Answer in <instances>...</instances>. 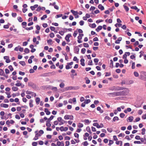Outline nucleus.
Masks as SVG:
<instances>
[{
    "instance_id": "obj_12",
    "label": "nucleus",
    "mask_w": 146,
    "mask_h": 146,
    "mask_svg": "<svg viewBox=\"0 0 146 146\" xmlns=\"http://www.w3.org/2000/svg\"><path fill=\"white\" fill-rule=\"evenodd\" d=\"M0 106L5 108H7L8 107V105L6 104H1L0 105Z\"/></svg>"
},
{
    "instance_id": "obj_30",
    "label": "nucleus",
    "mask_w": 146,
    "mask_h": 146,
    "mask_svg": "<svg viewBox=\"0 0 146 146\" xmlns=\"http://www.w3.org/2000/svg\"><path fill=\"white\" fill-rule=\"evenodd\" d=\"M17 19L18 21L20 22H21L23 21V20L22 18L20 17H18L17 18Z\"/></svg>"
},
{
    "instance_id": "obj_54",
    "label": "nucleus",
    "mask_w": 146,
    "mask_h": 146,
    "mask_svg": "<svg viewBox=\"0 0 146 146\" xmlns=\"http://www.w3.org/2000/svg\"><path fill=\"white\" fill-rule=\"evenodd\" d=\"M131 67L132 69H134L135 68V63L134 62L132 63Z\"/></svg>"
},
{
    "instance_id": "obj_57",
    "label": "nucleus",
    "mask_w": 146,
    "mask_h": 146,
    "mask_svg": "<svg viewBox=\"0 0 146 146\" xmlns=\"http://www.w3.org/2000/svg\"><path fill=\"white\" fill-rule=\"evenodd\" d=\"M83 144L84 146H87L88 144L87 141H85L83 143Z\"/></svg>"
},
{
    "instance_id": "obj_61",
    "label": "nucleus",
    "mask_w": 146,
    "mask_h": 146,
    "mask_svg": "<svg viewBox=\"0 0 146 146\" xmlns=\"http://www.w3.org/2000/svg\"><path fill=\"white\" fill-rule=\"evenodd\" d=\"M66 50L67 52H69L70 50V47L68 46H67L66 48Z\"/></svg>"
},
{
    "instance_id": "obj_51",
    "label": "nucleus",
    "mask_w": 146,
    "mask_h": 146,
    "mask_svg": "<svg viewBox=\"0 0 146 146\" xmlns=\"http://www.w3.org/2000/svg\"><path fill=\"white\" fill-rule=\"evenodd\" d=\"M88 65H93L92 64V60H90L88 62Z\"/></svg>"
},
{
    "instance_id": "obj_46",
    "label": "nucleus",
    "mask_w": 146,
    "mask_h": 146,
    "mask_svg": "<svg viewBox=\"0 0 146 146\" xmlns=\"http://www.w3.org/2000/svg\"><path fill=\"white\" fill-rule=\"evenodd\" d=\"M83 45L84 47L86 48H88L89 46V45L87 43H84Z\"/></svg>"
},
{
    "instance_id": "obj_26",
    "label": "nucleus",
    "mask_w": 146,
    "mask_h": 146,
    "mask_svg": "<svg viewBox=\"0 0 146 146\" xmlns=\"http://www.w3.org/2000/svg\"><path fill=\"white\" fill-rule=\"evenodd\" d=\"M12 90L13 91H16L18 90V88L17 87L13 86L12 87Z\"/></svg>"
},
{
    "instance_id": "obj_18",
    "label": "nucleus",
    "mask_w": 146,
    "mask_h": 146,
    "mask_svg": "<svg viewBox=\"0 0 146 146\" xmlns=\"http://www.w3.org/2000/svg\"><path fill=\"white\" fill-rule=\"evenodd\" d=\"M46 125L47 127H50L51 126V124L50 123V121L48 120L46 121Z\"/></svg>"
},
{
    "instance_id": "obj_55",
    "label": "nucleus",
    "mask_w": 146,
    "mask_h": 146,
    "mask_svg": "<svg viewBox=\"0 0 146 146\" xmlns=\"http://www.w3.org/2000/svg\"><path fill=\"white\" fill-rule=\"evenodd\" d=\"M84 22L83 21H81L80 22V25L81 26H82L84 25Z\"/></svg>"
},
{
    "instance_id": "obj_56",
    "label": "nucleus",
    "mask_w": 146,
    "mask_h": 146,
    "mask_svg": "<svg viewBox=\"0 0 146 146\" xmlns=\"http://www.w3.org/2000/svg\"><path fill=\"white\" fill-rule=\"evenodd\" d=\"M62 15H63L62 14H59L56 15L55 17L56 18H58L59 17H62Z\"/></svg>"
},
{
    "instance_id": "obj_11",
    "label": "nucleus",
    "mask_w": 146,
    "mask_h": 146,
    "mask_svg": "<svg viewBox=\"0 0 146 146\" xmlns=\"http://www.w3.org/2000/svg\"><path fill=\"white\" fill-rule=\"evenodd\" d=\"M44 111L46 113L47 115H49L50 114V112L49 111L47 108L44 109Z\"/></svg>"
},
{
    "instance_id": "obj_44",
    "label": "nucleus",
    "mask_w": 146,
    "mask_h": 146,
    "mask_svg": "<svg viewBox=\"0 0 146 146\" xmlns=\"http://www.w3.org/2000/svg\"><path fill=\"white\" fill-rule=\"evenodd\" d=\"M134 75L136 77H137L139 76L138 73L137 72H134Z\"/></svg>"
},
{
    "instance_id": "obj_48",
    "label": "nucleus",
    "mask_w": 146,
    "mask_h": 146,
    "mask_svg": "<svg viewBox=\"0 0 146 146\" xmlns=\"http://www.w3.org/2000/svg\"><path fill=\"white\" fill-rule=\"evenodd\" d=\"M64 84L63 83H61L59 85L60 87L61 88H63L64 86Z\"/></svg>"
},
{
    "instance_id": "obj_47",
    "label": "nucleus",
    "mask_w": 146,
    "mask_h": 146,
    "mask_svg": "<svg viewBox=\"0 0 146 146\" xmlns=\"http://www.w3.org/2000/svg\"><path fill=\"white\" fill-rule=\"evenodd\" d=\"M83 126V124L79 123L78 124V127L79 128H82Z\"/></svg>"
},
{
    "instance_id": "obj_25",
    "label": "nucleus",
    "mask_w": 146,
    "mask_h": 146,
    "mask_svg": "<svg viewBox=\"0 0 146 146\" xmlns=\"http://www.w3.org/2000/svg\"><path fill=\"white\" fill-rule=\"evenodd\" d=\"M83 34H79V35L78 37V40H81L82 39V37L83 36Z\"/></svg>"
},
{
    "instance_id": "obj_6",
    "label": "nucleus",
    "mask_w": 146,
    "mask_h": 146,
    "mask_svg": "<svg viewBox=\"0 0 146 146\" xmlns=\"http://www.w3.org/2000/svg\"><path fill=\"white\" fill-rule=\"evenodd\" d=\"M123 89V87H121L119 86L115 87V91H118Z\"/></svg>"
},
{
    "instance_id": "obj_15",
    "label": "nucleus",
    "mask_w": 146,
    "mask_h": 146,
    "mask_svg": "<svg viewBox=\"0 0 146 146\" xmlns=\"http://www.w3.org/2000/svg\"><path fill=\"white\" fill-rule=\"evenodd\" d=\"M33 41L34 42H36V44H39V42L38 41H36V37H34L33 39Z\"/></svg>"
},
{
    "instance_id": "obj_7",
    "label": "nucleus",
    "mask_w": 146,
    "mask_h": 146,
    "mask_svg": "<svg viewBox=\"0 0 146 146\" xmlns=\"http://www.w3.org/2000/svg\"><path fill=\"white\" fill-rule=\"evenodd\" d=\"M98 8L101 11L103 10L104 9V7L101 4H99L98 6Z\"/></svg>"
},
{
    "instance_id": "obj_58",
    "label": "nucleus",
    "mask_w": 146,
    "mask_h": 146,
    "mask_svg": "<svg viewBox=\"0 0 146 146\" xmlns=\"http://www.w3.org/2000/svg\"><path fill=\"white\" fill-rule=\"evenodd\" d=\"M107 130L108 132L110 133L112 132L113 131L112 128H108L107 129Z\"/></svg>"
},
{
    "instance_id": "obj_41",
    "label": "nucleus",
    "mask_w": 146,
    "mask_h": 146,
    "mask_svg": "<svg viewBox=\"0 0 146 146\" xmlns=\"http://www.w3.org/2000/svg\"><path fill=\"white\" fill-rule=\"evenodd\" d=\"M47 17V16L46 15H43V16L41 18V20H43L44 19L46 18Z\"/></svg>"
},
{
    "instance_id": "obj_59",
    "label": "nucleus",
    "mask_w": 146,
    "mask_h": 146,
    "mask_svg": "<svg viewBox=\"0 0 146 146\" xmlns=\"http://www.w3.org/2000/svg\"><path fill=\"white\" fill-rule=\"evenodd\" d=\"M54 116L52 115H51L50 117L48 119V121H50L52 119H53L54 118Z\"/></svg>"
},
{
    "instance_id": "obj_32",
    "label": "nucleus",
    "mask_w": 146,
    "mask_h": 146,
    "mask_svg": "<svg viewBox=\"0 0 146 146\" xmlns=\"http://www.w3.org/2000/svg\"><path fill=\"white\" fill-rule=\"evenodd\" d=\"M98 61L99 59L98 58H95L94 59V62L95 63V64L96 65L98 64Z\"/></svg>"
},
{
    "instance_id": "obj_16",
    "label": "nucleus",
    "mask_w": 146,
    "mask_h": 146,
    "mask_svg": "<svg viewBox=\"0 0 146 146\" xmlns=\"http://www.w3.org/2000/svg\"><path fill=\"white\" fill-rule=\"evenodd\" d=\"M102 28V27L101 26H99L98 27V28H96V30L97 32H98L100 30H101Z\"/></svg>"
},
{
    "instance_id": "obj_34",
    "label": "nucleus",
    "mask_w": 146,
    "mask_h": 146,
    "mask_svg": "<svg viewBox=\"0 0 146 146\" xmlns=\"http://www.w3.org/2000/svg\"><path fill=\"white\" fill-rule=\"evenodd\" d=\"M110 66L112 68L113 67V61L112 60H110Z\"/></svg>"
},
{
    "instance_id": "obj_23",
    "label": "nucleus",
    "mask_w": 146,
    "mask_h": 146,
    "mask_svg": "<svg viewBox=\"0 0 146 146\" xmlns=\"http://www.w3.org/2000/svg\"><path fill=\"white\" fill-rule=\"evenodd\" d=\"M21 24H22V25L23 26V28H25L26 27L27 25V23L25 22H23Z\"/></svg>"
},
{
    "instance_id": "obj_14",
    "label": "nucleus",
    "mask_w": 146,
    "mask_h": 146,
    "mask_svg": "<svg viewBox=\"0 0 146 146\" xmlns=\"http://www.w3.org/2000/svg\"><path fill=\"white\" fill-rule=\"evenodd\" d=\"M97 110L98 111H99L100 113H102L104 112L103 110H102L100 107H98L97 108Z\"/></svg>"
},
{
    "instance_id": "obj_37",
    "label": "nucleus",
    "mask_w": 146,
    "mask_h": 146,
    "mask_svg": "<svg viewBox=\"0 0 146 146\" xmlns=\"http://www.w3.org/2000/svg\"><path fill=\"white\" fill-rule=\"evenodd\" d=\"M73 60L74 61H76L77 63L78 62V60L76 56H74L73 58Z\"/></svg>"
},
{
    "instance_id": "obj_8",
    "label": "nucleus",
    "mask_w": 146,
    "mask_h": 146,
    "mask_svg": "<svg viewBox=\"0 0 146 146\" xmlns=\"http://www.w3.org/2000/svg\"><path fill=\"white\" fill-rule=\"evenodd\" d=\"M84 58L81 59L80 60L81 62L80 64L82 66H84L85 65L84 62Z\"/></svg>"
},
{
    "instance_id": "obj_52",
    "label": "nucleus",
    "mask_w": 146,
    "mask_h": 146,
    "mask_svg": "<svg viewBox=\"0 0 146 146\" xmlns=\"http://www.w3.org/2000/svg\"><path fill=\"white\" fill-rule=\"evenodd\" d=\"M78 33L77 31H75L74 32V33L73 34V36L74 37H75L76 36V35L78 34Z\"/></svg>"
},
{
    "instance_id": "obj_13",
    "label": "nucleus",
    "mask_w": 146,
    "mask_h": 146,
    "mask_svg": "<svg viewBox=\"0 0 146 146\" xmlns=\"http://www.w3.org/2000/svg\"><path fill=\"white\" fill-rule=\"evenodd\" d=\"M73 87L72 86H67L65 88V90L67 91L68 90H71L73 89Z\"/></svg>"
},
{
    "instance_id": "obj_29",
    "label": "nucleus",
    "mask_w": 146,
    "mask_h": 146,
    "mask_svg": "<svg viewBox=\"0 0 146 146\" xmlns=\"http://www.w3.org/2000/svg\"><path fill=\"white\" fill-rule=\"evenodd\" d=\"M123 6L126 12H128L129 10V8L125 5H123Z\"/></svg>"
},
{
    "instance_id": "obj_40",
    "label": "nucleus",
    "mask_w": 146,
    "mask_h": 146,
    "mask_svg": "<svg viewBox=\"0 0 146 146\" xmlns=\"http://www.w3.org/2000/svg\"><path fill=\"white\" fill-rule=\"evenodd\" d=\"M29 50L27 48H26L25 49L24 52L26 53H28L29 52Z\"/></svg>"
},
{
    "instance_id": "obj_2",
    "label": "nucleus",
    "mask_w": 146,
    "mask_h": 146,
    "mask_svg": "<svg viewBox=\"0 0 146 146\" xmlns=\"http://www.w3.org/2000/svg\"><path fill=\"white\" fill-rule=\"evenodd\" d=\"M71 36V34H69L66 35L65 37V39L68 42H69L70 41L69 38Z\"/></svg>"
},
{
    "instance_id": "obj_17",
    "label": "nucleus",
    "mask_w": 146,
    "mask_h": 146,
    "mask_svg": "<svg viewBox=\"0 0 146 146\" xmlns=\"http://www.w3.org/2000/svg\"><path fill=\"white\" fill-rule=\"evenodd\" d=\"M47 42L48 44L50 45H51L53 43V42L52 40L51 39L47 40Z\"/></svg>"
},
{
    "instance_id": "obj_9",
    "label": "nucleus",
    "mask_w": 146,
    "mask_h": 146,
    "mask_svg": "<svg viewBox=\"0 0 146 146\" xmlns=\"http://www.w3.org/2000/svg\"><path fill=\"white\" fill-rule=\"evenodd\" d=\"M40 136V135L38 134V133L36 134L35 136L33 139V140H36L38 139V137Z\"/></svg>"
},
{
    "instance_id": "obj_4",
    "label": "nucleus",
    "mask_w": 146,
    "mask_h": 146,
    "mask_svg": "<svg viewBox=\"0 0 146 146\" xmlns=\"http://www.w3.org/2000/svg\"><path fill=\"white\" fill-rule=\"evenodd\" d=\"M38 6V5H35L33 6H31L30 7V8L32 11H33L35 10V8H37Z\"/></svg>"
},
{
    "instance_id": "obj_35",
    "label": "nucleus",
    "mask_w": 146,
    "mask_h": 146,
    "mask_svg": "<svg viewBox=\"0 0 146 146\" xmlns=\"http://www.w3.org/2000/svg\"><path fill=\"white\" fill-rule=\"evenodd\" d=\"M20 64H21L22 66H24L25 65V63L24 61H22L19 62Z\"/></svg>"
},
{
    "instance_id": "obj_20",
    "label": "nucleus",
    "mask_w": 146,
    "mask_h": 146,
    "mask_svg": "<svg viewBox=\"0 0 146 146\" xmlns=\"http://www.w3.org/2000/svg\"><path fill=\"white\" fill-rule=\"evenodd\" d=\"M131 111V109L130 108H128L127 109V110H124V112L125 113H127V112H130Z\"/></svg>"
},
{
    "instance_id": "obj_60",
    "label": "nucleus",
    "mask_w": 146,
    "mask_h": 146,
    "mask_svg": "<svg viewBox=\"0 0 146 146\" xmlns=\"http://www.w3.org/2000/svg\"><path fill=\"white\" fill-rule=\"evenodd\" d=\"M37 144V142H33L32 143V145L33 146H36Z\"/></svg>"
},
{
    "instance_id": "obj_24",
    "label": "nucleus",
    "mask_w": 146,
    "mask_h": 146,
    "mask_svg": "<svg viewBox=\"0 0 146 146\" xmlns=\"http://www.w3.org/2000/svg\"><path fill=\"white\" fill-rule=\"evenodd\" d=\"M116 143L117 145L120 144V146H121L122 145V142L121 141H116Z\"/></svg>"
},
{
    "instance_id": "obj_27",
    "label": "nucleus",
    "mask_w": 146,
    "mask_h": 146,
    "mask_svg": "<svg viewBox=\"0 0 146 146\" xmlns=\"http://www.w3.org/2000/svg\"><path fill=\"white\" fill-rule=\"evenodd\" d=\"M119 119V118L117 117V116L114 117L113 118V121L115 122L116 120V121L118 120Z\"/></svg>"
},
{
    "instance_id": "obj_45",
    "label": "nucleus",
    "mask_w": 146,
    "mask_h": 146,
    "mask_svg": "<svg viewBox=\"0 0 146 146\" xmlns=\"http://www.w3.org/2000/svg\"><path fill=\"white\" fill-rule=\"evenodd\" d=\"M119 115L121 117L123 118L124 117L125 115L123 113H120Z\"/></svg>"
},
{
    "instance_id": "obj_63",
    "label": "nucleus",
    "mask_w": 146,
    "mask_h": 146,
    "mask_svg": "<svg viewBox=\"0 0 146 146\" xmlns=\"http://www.w3.org/2000/svg\"><path fill=\"white\" fill-rule=\"evenodd\" d=\"M15 85L17 86H19L21 85V83L20 82H18L15 84Z\"/></svg>"
},
{
    "instance_id": "obj_33",
    "label": "nucleus",
    "mask_w": 146,
    "mask_h": 146,
    "mask_svg": "<svg viewBox=\"0 0 146 146\" xmlns=\"http://www.w3.org/2000/svg\"><path fill=\"white\" fill-rule=\"evenodd\" d=\"M91 121H90L88 119H86L84 120V122H85V123L89 124L90 122Z\"/></svg>"
},
{
    "instance_id": "obj_36",
    "label": "nucleus",
    "mask_w": 146,
    "mask_h": 146,
    "mask_svg": "<svg viewBox=\"0 0 146 146\" xmlns=\"http://www.w3.org/2000/svg\"><path fill=\"white\" fill-rule=\"evenodd\" d=\"M109 90L111 91L115 90V86L109 88Z\"/></svg>"
},
{
    "instance_id": "obj_31",
    "label": "nucleus",
    "mask_w": 146,
    "mask_h": 146,
    "mask_svg": "<svg viewBox=\"0 0 146 146\" xmlns=\"http://www.w3.org/2000/svg\"><path fill=\"white\" fill-rule=\"evenodd\" d=\"M133 116H130L128 117V119L130 122H132L133 120Z\"/></svg>"
},
{
    "instance_id": "obj_1",
    "label": "nucleus",
    "mask_w": 146,
    "mask_h": 146,
    "mask_svg": "<svg viewBox=\"0 0 146 146\" xmlns=\"http://www.w3.org/2000/svg\"><path fill=\"white\" fill-rule=\"evenodd\" d=\"M125 91L124 90L122 92H115L112 93H110L108 94V95L109 96L111 95L112 96H124L126 95L125 93Z\"/></svg>"
},
{
    "instance_id": "obj_5",
    "label": "nucleus",
    "mask_w": 146,
    "mask_h": 146,
    "mask_svg": "<svg viewBox=\"0 0 146 146\" xmlns=\"http://www.w3.org/2000/svg\"><path fill=\"white\" fill-rule=\"evenodd\" d=\"M70 11L74 16L77 15L78 14V13L77 11H75L74 10H71Z\"/></svg>"
},
{
    "instance_id": "obj_39",
    "label": "nucleus",
    "mask_w": 146,
    "mask_h": 146,
    "mask_svg": "<svg viewBox=\"0 0 146 146\" xmlns=\"http://www.w3.org/2000/svg\"><path fill=\"white\" fill-rule=\"evenodd\" d=\"M33 27H26L25 28V29L26 30H27L29 31V30H32L33 29Z\"/></svg>"
},
{
    "instance_id": "obj_22",
    "label": "nucleus",
    "mask_w": 146,
    "mask_h": 146,
    "mask_svg": "<svg viewBox=\"0 0 146 146\" xmlns=\"http://www.w3.org/2000/svg\"><path fill=\"white\" fill-rule=\"evenodd\" d=\"M33 100H30L29 101V106L31 108H32L33 107Z\"/></svg>"
},
{
    "instance_id": "obj_10",
    "label": "nucleus",
    "mask_w": 146,
    "mask_h": 146,
    "mask_svg": "<svg viewBox=\"0 0 146 146\" xmlns=\"http://www.w3.org/2000/svg\"><path fill=\"white\" fill-rule=\"evenodd\" d=\"M93 125L94 126L98 128H101V126L99 125L98 123H94Z\"/></svg>"
},
{
    "instance_id": "obj_3",
    "label": "nucleus",
    "mask_w": 146,
    "mask_h": 146,
    "mask_svg": "<svg viewBox=\"0 0 146 146\" xmlns=\"http://www.w3.org/2000/svg\"><path fill=\"white\" fill-rule=\"evenodd\" d=\"M79 50V48L78 46H76L74 48V51L75 53L76 54H78Z\"/></svg>"
},
{
    "instance_id": "obj_38",
    "label": "nucleus",
    "mask_w": 146,
    "mask_h": 146,
    "mask_svg": "<svg viewBox=\"0 0 146 146\" xmlns=\"http://www.w3.org/2000/svg\"><path fill=\"white\" fill-rule=\"evenodd\" d=\"M145 128H143L142 129L141 134L143 135L145 133Z\"/></svg>"
},
{
    "instance_id": "obj_42",
    "label": "nucleus",
    "mask_w": 146,
    "mask_h": 146,
    "mask_svg": "<svg viewBox=\"0 0 146 146\" xmlns=\"http://www.w3.org/2000/svg\"><path fill=\"white\" fill-rule=\"evenodd\" d=\"M86 49L85 48H82L81 50V53L83 54H84L86 52Z\"/></svg>"
},
{
    "instance_id": "obj_53",
    "label": "nucleus",
    "mask_w": 146,
    "mask_h": 146,
    "mask_svg": "<svg viewBox=\"0 0 146 146\" xmlns=\"http://www.w3.org/2000/svg\"><path fill=\"white\" fill-rule=\"evenodd\" d=\"M90 27L92 28H95L96 27V25L94 23H93V24H92V26H90Z\"/></svg>"
},
{
    "instance_id": "obj_62",
    "label": "nucleus",
    "mask_w": 146,
    "mask_h": 146,
    "mask_svg": "<svg viewBox=\"0 0 146 146\" xmlns=\"http://www.w3.org/2000/svg\"><path fill=\"white\" fill-rule=\"evenodd\" d=\"M125 135L124 133H121L118 135V136L119 137H123Z\"/></svg>"
},
{
    "instance_id": "obj_21",
    "label": "nucleus",
    "mask_w": 146,
    "mask_h": 146,
    "mask_svg": "<svg viewBox=\"0 0 146 146\" xmlns=\"http://www.w3.org/2000/svg\"><path fill=\"white\" fill-rule=\"evenodd\" d=\"M140 139L142 142L144 144H146V139L141 138H140Z\"/></svg>"
},
{
    "instance_id": "obj_19",
    "label": "nucleus",
    "mask_w": 146,
    "mask_h": 146,
    "mask_svg": "<svg viewBox=\"0 0 146 146\" xmlns=\"http://www.w3.org/2000/svg\"><path fill=\"white\" fill-rule=\"evenodd\" d=\"M35 101L37 104H39L40 101V98L38 97L36 98L35 100Z\"/></svg>"
},
{
    "instance_id": "obj_43",
    "label": "nucleus",
    "mask_w": 146,
    "mask_h": 146,
    "mask_svg": "<svg viewBox=\"0 0 146 146\" xmlns=\"http://www.w3.org/2000/svg\"><path fill=\"white\" fill-rule=\"evenodd\" d=\"M86 129L87 131L88 132L90 133H92V132L90 130V127L89 126L87 127Z\"/></svg>"
},
{
    "instance_id": "obj_64",
    "label": "nucleus",
    "mask_w": 146,
    "mask_h": 146,
    "mask_svg": "<svg viewBox=\"0 0 146 146\" xmlns=\"http://www.w3.org/2000/svg\"><path fill=\"white\" fill-rule=\"evenodd\" d=\"M54 36V34L53 33H51L50 34V36L51 38H53Z\"/></svg>"
},
{
    "instance_id": "obj_50",
    "label": "nucleus",
    "mask_w": 146,
    "mask_h": 146,
    "mask_svg": "<svg viewBox=\"0 0 146 146\" xmlns=\"http://www.w3.org/2000/svg\"><path fill=\"white\" fill-rule=\"evenodd\" d=\"M8 68L11 71H13V68L11 65H9Z\"/></svg>"
},
{
    "instance_id": "obj_49",
    "label": "nucleus",
    "mask_w": 146,
    "mask_h": 146,
    "mask_svg": "<svg viewBox=\"0 0 146 146\" xmlns=\"http://www.w3.org/2000/svg\"><path fill=\"white\" fill-rule=\"evenodd\" d=\"M69 115H66L64 117V118L65 119H69Z\"/></svg>"
},
{
    "instance_id": "obj_28",
    "label": "nucleus",
    "mask_w": 146,
    "mask_h": 146,
    "mask_svg": "<svg viewBox=\"0 0 146 146\" xmlns=\"http://www.w3.org/2000/svg\"><path fill=\"white\" fill-rule=\"evenodd\" d=\"M4 74L3 70L2 69H0V75L3 76Z\"/></svg>"
}]
</instances>
